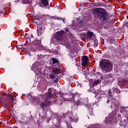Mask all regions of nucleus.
I'll return each instance as SVG.
<instances>
[{
  "mask_svg": "<svg viewBox=\"0 0 128 128\" xmlns=\"http://www.w3.org/2000/svg\"><path fill=\"white\" fill-rule=\"evenodd\" d=\"M94 14H96L101 22H106L110 20V15L104 8H99L92 10Z\"/></svg>",
  "mask_w": 128,
  "mask_h": 128,
  "instance_id": "obj_1",
  "label": "nucleus"
},
{
  "mask_svg": "<svg viewBox=\"0 0 128 128\" xmlns=\"http://www.w3.org/2000/svg\"><path fill=\"white\" fill-rule=\"evenodd\" d=\"M115 90H116V92H118V89L114 88L112 90L109 89L108 90L106 94L108 100H107L106 102L107 104H110V102H111V106H114L115 110H118V108L120 106V104H118V100H116V99L114 98V94Z\"/></svg>",
  "mask_w": 128,
  "mask_h": 128,
  "instance_id": "obj_2",
  "label": "nucleus"
},
{
  "mask_svg": "<svg viewBox=\"0 0 128 128\" xmlns=\"http://www.w3.org/2000/svg\"><path fill=\"white\" fill-rule=\"evenodd\" d=\"M65 32L64 30H60L55 33L54 38L52 39V42L54 44L56 45L58 44H64L66 38L64 37Z\"/></svg>",
  "mask_w": 128,
  "mask_h": 128,
  "instance_id": "obj_3",
  "label": "nucleus"
},
{
  "mask_svg": "<svg viewBox=\"0 0 128 128\" xmlns=\"http://www.w3.org/2000/svg\"><path fill=\"white\" fill-rule=\"evenodd\" d=\"M100 66L102 68L103 72H110L112 70V64L110 60L106 59H102L100 60Z\"/></svg>",
  "mask_w": 128,
  "mask_h": 128,
  "instance_id": "obj_4",
  "label": "nucleus"
},
{
  "mask_svg": "<svg viewBox=\"0 0 128 128\" xmlns=\"http://www.w3.org/2000/svg\"><path fill=\"white\" fill-rule=\"evenodd\" d=\"M54 89L50 88L48 90V92L46 93L44 96H43L44 98H45V100L42 99V100L40 102V106H42V108H44V106H46L48 104V102L46 100H50V98H52V96H54Z\"/></svg>",
  "mask_w": 128,
  "mask_h": 128,
  "instance_id": "obj_5",
  "label": "nucleus"
},
{
  "mask_svg": "<svg viewBox=\"0 0 128 128\" xmlns=\"http://www.w3.org/2000/svg\"><path fill=\"white\" fill-rule=\"evenodd\" d=\"M38 62H36L32 66V70H33V72H34L36 74H38L40 72V69L38 68Z\"/></svg>",
  "mask_w": 128,
  "mask_h": 128,
  "instance_id": "obj_6",
  "label": "nucleus"
},
{
  "mask_svg": "<svg viewBox=\"0 0 128 128\" xmlns=\"http://www.w3.org/2000/svg\"><path fill=\"white\" fill-rule=\"evenodd\" d=\"M88 99H80L79 100L77 101L76 104L77 106H82V104H87L88 102Z\"/></svg>",
  "mask_w": 128,
  "mask_h": 128,
  "instance_id": "obj_7",
  "label": "nucleus"
},
{
  "mask_svg": "<svg viewBox=\"0 0 128 128\" xmlns=\"http://www.w3.org/2000/svg\"><path fill=\"white\" fill-rule=\"evenodd\" d=\"M88 58L86 56H84L82 60V66H88Z\"/></svg>",
  "mask_w": 128,
  "mask_h": 128,
  "instance_id": "obj_8",
  "label": "nucleus"
},
{
  "mask_svg": "<svg viewBox=\"0 0 128 128\" xmlns=\"http://www.w3.org/2000/svg\"><path fill=\"white\" fill-rule=\"evenodd\" d=\"M44 32V30L42 29V28L40 26H39L37 28V34L38 36H42V34Z\"/></svg>",
  "mask_w": 128,
  "mask_h": 128,
  "instance_id": "obj_9",
  "label": "nucleus"
},
{
  "mask_svg": "<svg viewBox=\"0 0 128 128\" xmlns=\"http://www.w3.org/2000/svg\"><path fill=\"white\" fill-rule=\"evenodd\" d=\"M100 84V80H98L96 81H94L93 83H90V88H94V86H96Z\"/></svg>",
  "mask_w": 128,
  "mask_h": 128,
  "instance_id": "obj_10",
  "label": "nucleus"
},
{
  "mask_svg": "<svg viewBox=\"0 0 128 128\" xmlns=\"http://www.w3.org/2000/svg\"><path fill=\"white\" fill-rule=\"evenodd\" d=\"M94 36V32H87V37L90 40Z\"/></svg>",
  "mask_w": 128,
  "mask_h": 128,
  "instance_id": "obj_11",
  "label": "nucleus"
},
{
  "mask_svg": "<svg viewBox=\"0 0 128 128\" xmlns=\"http://www.w3.org/2000/svg\"><path fill=\"white\" fill-rule=\"evenodd\" d=\"M70 56H73L74 58V56H78V53L76 50H72V51L70 52Z\"/></svg>",
  "mask_w": 128,
  "mask_h": 128,
  "instance_id": "obj_12",
  "label": "nucleus"
},
{
  "mask_svg": "<svg viewBox=\"0 0 128 128\" xmlns=\"http://www.w3.org/2000/svg\"><path fill=\"white\" fill-rule=\"evenodd\" d=\"M128 84V80H123L121 82V86H124Z\"/></svg>",
  "mask_w": 128,
  "mask_h": 128,
  "instance_id": "obj_13",
  "label": "nucleus"
},
{
  "mask_svg": "<svg viewBox=\"0 0 128 128\" xmlns=\"http://www.w3.org/2000/svg\"><path fill=\"white\" fill-rule=\"evenodd\" d=\"M42 4H43L44 6H46L48 4V0H42Z\"/></svg>",
  "mask_w": 128,
  "mask_h": 128,
  "instance_id": "obj_14",
  "label": "nucleus"
},
{
  "mask_svg": "<svg viewBox=\"0 0 128 128\" xmlns=\"http://www.w3.org/2000/svg\"><path fill=\"white\" fill-rule=\"evenodd\" d=\"M51 62H53V64H59L58 61V60L57 59H56L54 58H51Z\"/></svg>",
  "mask_w": 128,
  "mask_h": 128,
  "instance_id": "obj_15",
  "label": "nucleus"
},
{
  "mask_svg": "<svg viewBox=\"0 0 128 128\" xmlns=\"http://www.w3.org/2000/svg\"><path fill=\"white\" fill-rule=\"evenodd\" d=\"M54 74H60V70L58 68H54Z\"/></svg>",
  "mask_w": 128,
  "mask_h": 128,
  "instance_id": "obj_16",
  "label": "nucleus"
},
{
  "mask_svg": "<svg viewBox=\"0 0 128 128\" xmlns=\"http://www.w3.org/2000/svg\"><path fill=\"white\" fill-rule=\"evenodd\" d=\"M79 24H81L82 26H84V24H86V22L84 21V20H80V19Z\"/></svg>",
  "mask_w": 128,
  "mask_h": 128,
  "instance_id": "obj_17",
  "label": "nucleus"
},
{
  "mask_svg": "<svg viewBox=\"0 0 128 128\" xmlns=\"http://www.w3.org/2000/svg\"><path fill=\"white\" fill-rule=\"evenodd\" d=\"M108 120H110V117L106 116L105 119V122H106V124L110 123V122H108Z\"/></svg>",
  "mask_w": 128,
  "mask_h": 128,
  "instance_id": "obj_18",
  "label": "nucleus"
},
{
  "mask_svg": "<svg viewBox=\"0 0 128 128\" xmlns=\"http://www.w3.org/2000/svg\"><path fill=\"white\" fill-rule=\"evenodd\" d=\"M11 102H14V96H12L11 98Z\"/></svg>",
  "mask_w": 128,
  "mask_h": 128,
  "instance_id": "obj_19",
  "label": "nucleus"
},
{
  "mask_svg": "<svg viewBox=\"0 0 128 128\" xmlns=\"http://www.w3.org/2000/svg\"><path fill=\"white\" fill-rule=\"evenodd\" d=\"M54 78V76L53 74H50V78Z\"/></svg>",
  "mask_w": 128,
  "mask_h": 128,
  "instance_id": "obj_20",
  "label": "nucleus"
},
{
  "mask_svg": "<svg viewBox=\"0 0 128 128\" xmlns=\"http://www.w3.org/2000/svg\"><path fill=\"white\" fill-rule=\"evenodd\" d=\"M65 32H70L68 28H65Z\"/></svg>",
  "mask_w": 128,
  "mask_h": 128,
  "instance_id": "obj_21",
  "label": "nucleus"
},
{
  "mask_svg": "<svg viewBox=\"0 0 128 128\" xmlns=\"http://www.w3.org/2000/svg\"><path fill=\"white\" fill-rule=\"evenodd\" d=\"M51 18H52L53 20H56V18L54 16H52Z\"/></svg>",
  "mask_w": 128,
  "mask_h": 128,
  "instance_id": "obj_22",
  "label": "nucleus"
},
{
  "mask_svg": "<svg viewBox=\"0 0 128 128\" xmlns=\"http://www.w3.org/2000/svg\"><path fill=\"white\" fill-rule=\"evenodd\" d=\"M62 20V22L64 24H66V22H64V18H60V20Z\"/></svg>",
  "mask_w": 128,
  "mask_h": 128,
  "instance_id": "obj_23",
  "label": "nucleus"
},
{
  "mask_svg": "<svg viewBox=\"0 0 128 128\" xmlns=\"http://www.w3.org/2000/svg\"><path fill=\"white\" fill-rule=\"evenodd\" d=\"M87 108H90V104H88Z\"/></svg>",
  "mask_w": 128,
  "mask_h": 128,
  "instance_id": "obj_24",
  "label": "nucleus"
},
{
  "mask_svg": "<svg viewBox=\"0 0 128 128\" xmlns=\"http://www.w3.org/2000/svg\"><path fill=\"white\" fill-rule=\"evenodd\" d=\"M36 100V98H32V100Z\"/></svg>",
  "mask_w": 128,
  "mask_h": 128,
  "instance_id": "obj_25",
  "label": "nucleus"
},
{
  "mask_svg": "<svg viewBox=\"0 0 128 128\" xmlns=\"http://www.w3.org/2000/svg\"><path fill=\"white\" fill-rule=\"evenodd\" d=\"M55 52H56V54H58V52L56 50L55 51Z\"/></svg>",
  "mask_w": 128,
  "mask_h": 128,
  "instance_id": "obj_26",
  "label": "nucleus"
},
{
  "mask_svg": "<svg viewBox=\"0 0 128 128\" xmlns=\"http://www.w3.org/2000/svg\"><path fill=\"white\" fill-rule=\"evenodd\" d=\"M56 81H58V80H55L54 82H56Z\"/></svg>",
  "mask_w": 128,
  "mask_h": 128,
  "instance_id": "obj_27",
  "label": "nucleus"
},
{
  "mask_svg": "<svg viewBox=\"0 0 128 128\" xmlns=\"http://www.w3.org/2000/svg\"><path fill=\"white\" fill-rule=\"evenodd\" d=\"M32 102V104H34V102Z\"/></svg>",
  "mask_w": 128,
  "mask_h": 128,
  "instance_id": "obj_28",
  "label": "nucleus"
},
{
  "mask_svg": "<svg viewBox=\"0 0 128 128\" xmlns=\"http://www.w3.org/2000/svg\"><path fill=\"white\" fill-rule=\"evenodd\" d=\"M72 102H74V100H72Z\"/></svg>",
  "mask_w": 128,
  "mask_h": 128,
  "instance_id": "obj_29",
  "label": "nucleus"
},
{
  "mask_svg": "<svg viewBox=\"0 0 128 128\" xmlns=\"http://www.w3.org/2000/svg\"><path fill=\"white\" fill-rule=\"evenodd\" d=\"M32 38H34V36H32Z\"/></svg>",
  "mask_w": 128,
  "mask_h": 128,
  "instance_id": "obj_30",
  "label": "nucleus"
},
{
  "mask_svg": "<svg viewBox=\"0 0 128 128\" xmlns=\"http://www.w3.org/2000/svg\"><path fill=\"white\" fill-rule=\"evenodd\" d=\"M10 98H12V96H10Z\"/></svg>",
  "mask_w": 128,
  "mask_h": 128,
  "instance_id": "obj_31",
  "label": "nucleus"
},
{
  "mask_svg": "<svg viewBox=\"0 0 128 128\" xmlns=\"http://www.w3.org/2000/svg\"><path fill=\"white\" fill-rule=\"evenodd\" d=\"M127 18H128V16H127Z\"/></svg>",
  "mask_w": 128,
  "mask_h": 128,
  "instance_id": "obj_32",
  "label": "nucleus"
},
{
  "mask_svg": "<svg viewBox=\"0 0 128 128\" xmlns=\"http://www.w3.org/2000/svg\"><path fill=\"white\" fill-rule=\"evenodd\" d=\"M38 42H40V41L38 40Z\"/></svg>",
  "mask_w": 128,
  "mask_h": 128,
  "instance_id": "obj_33",
  "label": "nucleus"
},
{
  "mask_svg": "<svg viewBox=\"0 0 128 128\" xmlns=\"http://www.w3.org/2000/svg\"><path fill=\"white\" fill-rule=\"evenodd\" d=\"M90 108H91L92 110V107H90Z\"/></svg>",
  "mask_w": 128,
  "mask_h": 128,
  "instance_id": "obj_34",
  "label": "nucleus"
}]
</instances>
